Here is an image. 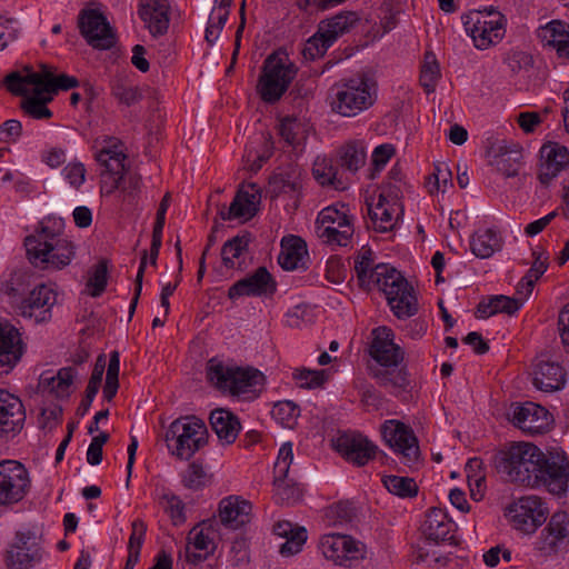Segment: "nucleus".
Segmentation results:
<instances>
[{
  "label": "nucleus",
  "mask_w": 569,
  "mask_h": 569,
  "mask_svg": "<svg viewBox=\"0 0 569 569\" xmlns=\"http://www.w3.org/2000/svg\"><path fill=\"white\" fill-rule=\"evenodd\" d=\"M358 283L366 290L383 292L388 305L398 319H406L418 312V300L413 287L396 268L388 263H375L373 252L362 247L355 258Z\"/></svg>",
  "instance_id": "obj_1"
},
{
  "label": "nucleus",
  "mask_w": 569,
  "mask_h": 569,
  "mask_svg": "<svg viewBox=\"0 0 569 569\" xmlns=\"http://www.w3.org/2000/svg\"><path fill=\"white\" fill-rule=\"evenodd\" d=\"M377 83L366 73H356L335 82L328 93L331 111L341 117H356L377 101Z\"/></svg>",
  "instance_id": "obj_2"
},
{
  "label": "nucleus",
  "mask_w": 569,
  "mask_h": 569,
  "mask_svg": "<svg viewBox=\"0 0 569 569\" xmlns=\"http://www.w3.org/2000/svg\"><path fill=\"white\" fill-rule=\"evenodd\" d=\"M207 378L221 392L242 399L257 398L266 383L260 370L227 365L216 358L207 363Z\"/></svg>",
  "instance_id": "obj_3"
},
{
  "label": "nucleus",
  "mask_w": 569,
  "mask_h": 569,
  "mask_svg": "<svg viewBox=\"0 0 569 569\" xmlns=\"http://www.w3.org/2000/svg\"><path fill=\"white\" fill-rule=\"evenodd\" d=\"M542 457L543 451L532 442H512L496 453L495 467L506 481L529 488Z\"/></svg>",
  "instance_id": "obj_4"
},
{
  "label": "nucleus",
  "mask_w": 569,
  "mask_h": 569,
  "mask_svg": "<svg viewBox=\"0 0 569 569\" xmlns=\"http://www.w3.org/2000/svg\"><path fill=\"white\" fill-rule=\"evenodd\" d=\"M24 246L30 262L41 269L61 270L76 256L73 242L47 226L27 237Z\"/></svg>",
  "instance_id": "obj_5"
},
{
  "label": "nucleus",
  "mask_w": 569,
  "mask_h": 569,
  "mask_svg": "<svg viewBox=\"0 0 569 569\" xmlns=\"http://www.w3.org/2000/svg\"><path fill=\"white\" fill-rule=\"evenodd\" d=\"M168 450L180 460L191 459L208 442V429L202 419L194 416L180 417L166 431Z\"/></svg>",
  "instance_id": "obj_6"
},
{
  "label": "nucleus",
  "mask_w": 569,
  "mask_h": 569,
  "mask_svg": "<svg viewBox=\"0 0 569 569\" xmlns=\"http://www.w3.org/2000/svg\"><path fill=\"white\" fill-rule=\"evenodd\" d=\"M6 86L17 96H27L30 86H40L41 91L53 96L59 90L76 88L78 79L68 74L54 76L51 67L41 64L39 71L27 67L21 72H11L6 77Z\"/></svg>",
  "instance_id": "obj_7"
},
{
  "label": "nucleus",
  "mask_w": 569,
  "mask_h": 569,
  "mask_svg": "<svg viewBox=\"0 0 569 569\" xmlns=\"http://www.w3.org/2000/svg\"><path fill=\"white\" fill-rule=\"evenodd\" d=\"M353 216L345 203L323 208L316 220V232L321 241L331 247H348L355 234Z\"/></svg>",
  "instance_id": "obj_8"
},
{
  "label": "nucleus",
  "mask_w": 569,
  "mask_h": 569,
  "mask_svg": "<svg viewBox=\"0 0 569 569\" xmlns=\"http://www.w3.org/2000/svg\"><path fill=\"white\" fill-rule=\"evenodd\" d=\"M466 32L479 50L488 49L501 41L506 33V17L491 8L471 10L461 17Z\"/></svg>",
  "instance_id": "obj_9"
},
{
  "label": "nucleus",
  "mask_w": 569,
  "mask_h": 569,
  "mask_svg": "<svg viewBox=\"0 0 569 569\" xmlns=\"http://www.w3.org/2000/svg\"><path fill=\"white\" fill-rule=\"evenodd\" d=\"M297 71V67L288 59L269 56L257 86L261 99L268 103L277 102L288 90Z\"/></svg>",
  "instance_id": "obj_10"
},
{
  "label": "nucleus",
  "mask_w": 569,
  "mask_h": 569,
  "mask_svg": "<svg viewBox=\"0 0 569 569\" xmlns=\"http://www.w3.org/2000/svg\"><path fill=\"white\" fill-rule=\"evenodd\" d=\"M535 473L537 479L529 488H546L550 493L562 497L568 490L569 458L565 452H543Z\"/></svg>",
  "instance_id": "obj_11"
},
{
  "label": "nucleus",
  "mask_w": 569,
  "mask_h": 569,
  "mask_svg": "<svg viewBox=\"0 0 569 569\" xmlns=\"http://www.w3.org/2000/svg\"><path fill=\"white\" fill-rule=\"evenodd\" d=\"M46 552L42 537L34 530H18L6 555L8 569H33L39 565Z\"/></svg>",
  "instance_id": "obj_12"
},
{
  "label": "nucleus",
  "mask_w": 569,
  "mask_h": 569,
  "mask_svg": "<svg viewBox=\"0 0 569 569\" xmlns=\"http://www.w3.org/2000/svg\"><path fill=\"white\" fill-rule=\"evenodd\" d=\"M381 435L402 465L410 468L418 465L420 448L411 427L399 420H386L381 426Z\"/></svg>",
  "instance_id": "obj_13"
},
{
  "label": "nucleus",
  "mask_w": 569,
  "mask_h": 569,
  "mask_svg": "<svg viewBox=\"0 0 569 569\" xmlns=\"http://www.w3.org/2000/svg\"><path fill=\"white\" fill-rule=\"evenodd\" d=\"M31 480L26 467L16 460L0 461V505L20 502L29 492Z\"/></svg>",
  "instance_id": "obj_14"
},
{
  "label": "nucleus",
  "mask_w": 569,
  "mask_h": 569,
  "mask_svg": "<svg viewBox=\"0 0 569 569\" xmlns=\"http://www.w3.org/2000/svg\"><path fill=\"white\" fill-rule=\"evenodd\" d=\"M512 527L523 533H533L546 520V509L537 496H525L506 509Z\"/></svg>",
  "instance_id": "obj_15"
},
{
  "label": "nucleus",
  "mask_w": 569,
  "mask_h": 569,
  "mask_svg": "<svg viewBox=\"0 0 569 569\" xmlns=\"http://www.w3.org/2000/svg\"><path fill=\"white\" fill-rule=\"evenodd\" d=\"M322 555L342 567H352L366 556L362 542L346 535H326L320 540Z\"/></svg>",
  "instance_id": "obj_16"
},
{
  "label": "nucleus",
  "mask_w": 569,
  "mask_h": 569,
  "mask_svg": "<svg viewBox=\"0 0 569 569\" xmlns=\"http://www.w3.org/2000/svg\"><path fill=\"white\" fill-rule=\"evenodd\" d=\"M511 422L523 432L535 436L549 431L553 418L542 406L528 401L512 407Z\"/></svg>",
  "instance_id": "obj_17"
},
{
  "label": "nucleus",
  "mask_w": 569,
  "mask_h": 569,
  "mask_svg": "<svg viewBox=\"0 0 569 569\" xmlns=\"http://www.w3.org/2000/svg\"><path fill=\"white\" fill-rule=\"evenodd\" d=\"M57 302V292L47 284L34 287L18 306V313L34 322H44L51 318V309Z\"/></svg>",
  "instance_id": "obj_18"
},
{
  "label": "nucleus",
  "mask_w": 569,
  "mask_h": 569,
  "mask_svg": "<svg viewBox=\"0 0 569 569\" xmlns=\"http://www.w3.org/2000/svg\"><path fill=\"white\" fill-rule=\"evenodd\" d=\"M277 291V282L266 267H259L252 273L236 281L228 290V297L236 300L241 297H270Z\"/></svg>",
  "instance_id": "obj_19"
},
{
  "label": "nucleus",
  "mask_w": 569,
  "mask_h": 569,
  "mask_svg": "<svg viewBox=\"0 0 569 569\" xmlns=\"http://www.w3.org/2000/svg\"><path fill=\"white\" fill-rule=\"evenodd\" d=\"M293 460L292 443L284 442L278 453L273 467L274 498L277 502L290 503L299 498V489L288 479L289 469Z\"/></svg>",
  "instance_id": "obj_20"
},
{
  "label": "nucleus",
  "mask_w": 569,
  "mask_h": 569,
  "mask_svg": "<svg viewBox=\"0 0 569 569\" xmlns=\"http://www.w3.org/2000/svg\"><path fill=\"white\" fill-rule=\"evenodd\" d=\"M336 450L347 460L359 467L376 457L378 447L367 437L357 432H345L333 442Z\"/></svg>",
  "instance_id": "obj_21"
},
{
  "label": "nucleus",
  "mask_w": 569,
  "mask_h": 569,
  "mask_svg": "<svg viewBox=\"0 0 569 569\" xmlns=\"http://www.w3.org/2000/svg\"><path fill=\"white\" fill-rule=\"evenodd\" d=\"M80 32L87 42L100 50L114 44V36L104 16L96 10L83 11L79 18Z\"/></svg>",
  "instance_id": "obj_22"
},
{
  "label": "nucleus",
  "mask_w": 569,
  "mask_h": 569,
  "mask_svg": "<svg viewBox=\"0 0 569 569\" xmlns=\"http://www.w3.org/2000/svg\"><path fill=\"white\" fill-rule=\"evenodd\" d=\"M536 545L537 549L546 555L565 549L569 545V515L566 511L555 512Z\"/></svg>",
  "instance_id": "obj_23"
},
{
  "label": "nucleus",
  "mask_w": 569,
  "mask_h": 569,
  "mask_svg": "<svg viewBox=\"0 0 569 569\" xmlns=\"http://www.w3.org/2000/svg\"><path fill=\"white\" fill-rule=\"evenodd\" d=\"M370 356L383 367H397L403 360L402 349L395 343L392 329L386 326L375 328L371 332Z\"/></svg>",
  "instance_id": "obj_24"
},
{
  "label": "nucleus",
  "mask_w": 569,
  "mask_h": 569,
  "mask_svg": "<svg viewBox=\"0 0 569 569\" xmlns=\"http://www.w3.org/2000/svg\"><path fill=\"white\" fill-rule=\"evenodd\" d=\"M24 420L26 411L21 400L6 390H0V438L18 435Z\"/></svg>",
  "instance_id": "obj_25"
},
{
  "label": "nucleus",
  "mask_w": 569,
  "mask_h": 569,
  "mask_svg": "<svg viewBox=\"0 0 569 569\" xmlns=\"http://www.w3.org/2000/svg\"><path fill=\"white\" fill-rule=\"evenodd\" d=\"M569 168V150L567 147L549 141L540 149V164L538 178L541 183L548 184L560 172Z\"/></svg>",
  "instance_id": "obj_26"
},
{
  "label": "nucleus",
  "mask_w": 569,
  "mask_h": 569,
  "mask_svg": "<svg viewBox=\"0 0 569 569\" xmlns=\"http://www.w3.org/2000/svg\"><path fill=\"white\" fill-rule=\"evenodd\" d=\"M488 157L489 163L507 178L517 176L521 168L522 150L518 143L499 141L490 147Z\"/></svg>",
  "instance_id": "obj_27"
},
{
  "label": "nucleus",
  "mask_w": 569,
  "mask_h": 569,
  "mask_svg": "<svg viewBox=\"0 0 569 569\" xmlns=\"http://www.w3.org/2000/svg\"><path fill=\"white\" fill-rule=\"evenodd\" d=\"M94 158L101 168L108 172L121 174L124 171L127 160L124 144L114 137H106L101 141H96Z\"/></svg>",
  "instance_id": "obj_28"
},
{
  "label": "nucleus",
  "mask_w": 569,
  "mask_h": 569,
  "mask_svg": "<svg viewBox=\"0 0 569 569\" xmlns=\"http://www.w3.org/2000/svg\"><path fill=\"white\" fill-rule=\"evenodd\" d=\"M367 210L372 228L378 232H388L397 224L402 207L397 200L380 193L377 203H367Z\"/></svg>",
  "instance_id": "obj_29"
},
{
  "label": "nucleus",
  "mask_w": 569,
  "mask_h": 569,
  "mask_svg": "<svg viewBox=\"0 0 569 569\" xmlns=\"http://www.w3.org/2000/svg\"><path fill=\"white\" fill-rule=\"evenodd\" d=\"M533 385L545 392L560 390L566 385V371L560 363L549 359H538L533 368Z\"/></svg>",
  "instance_id": "obj_30"
},
{
  "label": "nucleus",
  "mask_w": 569,
  "mask_h": 569,
  "mask_svg": "<svg viewBox=\"0 0 569 569\" xmlns=\"http://www.w3.org/2000/svg\"><path fill=\"white\" fill-rule=\"evenodd\" d=\"M251 503L239 496H229L219 503L220 522L229 529H238L251 519Z\"/></svg>",
  "instance_id": "obj_31"
},
{
  "label": "nucleus",
  "mask_w": 569,
  "mask_h": 569,
  "mask_svg": "<svg viewBox=\"0 0 569 569\" xmlns=\"http://www.w3.org/2000/svg\"><path fill=\"white\" fill-rule=\"evenodd\" d=\"M167 0H141L139 16L152 36H161L169 27Z\"/></svg>",
  "instance_id": "obj_32"
},
{
  "label": "nucleus",
  "mask_w": 569,
  "mask_h": 569,
  "mask_svg": "<svg viewBox=\"0 0 569 569\" xmlns=\"http://www.w3.org/2000/svg\"><path fill=\"white\" fill-rule=\"evenodd\" d=\"M23 353L19 331L8 322H0V367L12 369Z\"/></svg>",
  "instance_id": "obj_33"
},
{
  "label": "nucleus",
  "mask_w": 569,
  "mask_h": 569,
  "mask_svg": "<svg viewBox=\"0 0 569 569\" xmlns=\"http://www.w3.org/2000/svg\"><path fill=\"white\" fill-rule=\"evenodd\" d=\"M249 188L251 191L240 189L237 192L228 209V212L221 213L223 220H249L256 214L258 210L257 206L259 204L261 197L256 184L251 183L249 184Z\"/></svg>",
  "instance_id": "obj_34"
},
{
  "label": "nucleus",
  "mask_w": 569,
  "mask_h": 569,
  "mask_svg": "<svg viewBox=\"0 0 569 569\" xmlns=\"http://www.w3.org/2000/svg\"><path fill=\"white\" fill-rule=\"evenodd\" d=\"M453 523L441 508H431L425 517L421 530L428 540L435 542L446 541L452 538Z\"/></svg>",
  "instance_id": "obj_35"
},
{
  "label": "nucleus",
  "mask_w": 569,
  "mask_h": 569,
  "mask_svg": "<svg viewBox=\"0 0 569 569\" xmlns=\"http://www.w3.org/2000/svg\"><path fill=\"white\" fill-rule=\"evenodd\" d=\"M538 37L545 47L556 49L560 58L569 59V26L559 20H552L538 31Z\"/></svg>",
  "instance_id": "obj_36"
},
{
  "label": "nucleus",
  "mask_w": 569,
  "mask_h": 569,
  "mask_svg": "<svg viewBox=\"0 0 569 569\" xmlns=\"http://www.w3.org/2000/svg\"><path fill=\"white\" fill-rule=\"evenodd\" d=\"M307 254V244L300 237H286L281 240V252L278 262L284 270H296L305 266Z\"/></svg>",
  "instance_id": "obj_37"
},
{
  "label": "nucleus",
  "mask_w": 569,
  "mask_h": 569,
  "mask_svg": "<svg viewBox=\"0 0 569 569\" xmlns=\"http://www.w3.org/2000/svg\"><path fill=\"white\" fill-rule=\"evenodd\" d=\"M210 423L223 445L233 443L241 429L238 417L227 409L213 410L210 415Z\"/></svg>",
  "instance_id": "obj_38"
},
{
  "label": "nucleus",
  "mask_w": 569,
  "mask_h": 569,
  "mask_svg": "<svg viewBox=\"0 0 569 569\" xmlns=\"http://www.w3.org/2000/svg\"><path fill=\"white\" fill-rule=\"evenodd\" d=\"M360 21L356 11H341L330 19L323 20L319 29L326 37L327 43H335L345 33L350 32Z\"/></svg>",
  "instance_id": "obj_39"
},
{
  "label": "nucleus",
  "mask_w": 569,
  "mask_h": 569,
  "mask_svg": "<svg viewBox=\"0 0 569 569\" xmlns=\"http://www.w3.org/2000/svg\"><path fill=\"white\" fill-rule=\"evenodd\" d=\"M502 237L495 228L478 229L470 239L472 253L481 259L490 258L502 249Z\"/></svg>",
  "instance_id": "obj_40"
},
{
  "label": "nucleus",
  "mask_w": 569,
  "mask_h": 569,
  "mask_svg": "<svg viewBox=\"0 0 569 569\" xmlns=\"http://www.w3.org/2000/svg\"><path fill=\"white\" fill-rule=\"evenodd\" d=\"M273 532L286 538V542L280 547V553L287 557L298 553L307 540V530L303 527H295L289 521L277 522Z\"/></svg>",
  "instance_id": "obj_41"
},
{
  "label": "nucleus",
  "mask_w": 569,
  "mask_h": 569,
  "mask_svg": "<svg viewBox=\"0 0 569 569\" xmlns=\"http://www.w3.org/2000/svg\"><path fill=\"white\" fill-rule=\"evenodd\" d=\"M521 308V300H517L503 295L492 296L487 300H481L477 306V318L486 319L496 313L505 312L509 316L515 315Z\"/></svg>",
  "instance_id": "obj_42"
},
{
  "label": "nucleus",
  "mask_w": 569,
  "mask_h": 569,
  "mask_svg": "<svg viewBox=\"0 0 569 569\" xmlns=\"http://www.w3.org/2000/svg\"><path fill=\"white\" fill-rule=\"evenodd\" d=\"M312 174L317 182L322 187H332L336 190H343L346 186L338 177V170L331 159L325 156H318L312 166Z\"/></svg>",
  "instance_id": "obj_43"
},
{
  "label": "nucleus",
  "mask_w": 569,
  "mask_h": 569,
  "mask_svg": "<svg viewBox=\"0 0 569 569\" xmlns=\"http://www.w3.org/2000/svg\"><path fill=\"white\" fill-rule=\"evenodd\" d=\"M32 94L26 97L21 102L22 110L33 119H49L52 117L51 110L47 103L52 100V96L40 90V86H32Z\"/></svg>",
  "instance_id": "obj_44"
},
{
  "label": "nucleus",
  "mask_w": 569,
  "mask_h": 569,
  "mask_svg": "<svg viewBox=\"0 0 569 569\" xmlns=\"http://www.w3.org/2000/svg\"><path fill=\"white\" fill-rule=\"evenodd\" d=\"M214 537V525L209 520L194 526L189 531L187 540L188 545H191L196 550L204 551L209 555L216 549Z\"/></svg>",
  "instance_id": "obj_45"
},
{
  "label": "nucleus",
  "mask_w": 569,
  "mask_h": 569,
  "mask_svg": "<svg viewBox=\"0 0 569 569\" xmlns=\"http://www.w3.org/2000/svg\"><path fill=\"white\" fill-rule=\"evenodd\" d=\"M76 375L77 372L73 368H62L57 372L56 376L48 377L47 375H42L40 383L44 389H48L56 397L62 398L68 396L69 388Z\"/></svg>",
  "instance_id": "obj_46"
},
{
  "label": "nucleus",
  "mask_w": 569,
  "mask_h": 569,
  "mask_svg": "<svg viewBox=\"0 0 569 569\" xmlns=\"http://www.w3.org/2000/svg\"><path fill=\"white\" fill-rule=\"evenodd\" d=\"M375 378L380 387L395 395L406 391L409 386L407 372L402 369L378 370Z\"/></svg>",
  "instance_id": "obj_47"
},
{
  "label": "nucleus",
  "mask_w": 569,
  "mask_h": 569,
  "mask_svg": "<svg viewBox=\"0 0 569 569\" xmlns=\"http://www.w3.org/2000/svg\"><path fill=\"white\" fill-rule=\"evenodd\" d=\"M340 166L355 173L366 162V151L361 144L349 142L339 150Z\"/></svg>",
  "instance_id": "obj_48"
},
{
  "label": "nucleus",
  "mask_w": 569,
  "mask_h": 569,
  "mask_svg": "<svg viewBox=\"0 0 569 569\" xmlns=\"http://www.w3.org/2000/svg\"><path fill=\"white\" fill-rule=\"evenodd\" d=\"M386 489L400 498H413L418 495V486L415 479L402 476H386L382 479Z\"/></svg>",
  "instance_id": "obj_49"
},
{
  "label": "nucleus",
  "mask_w": 569,
  "mask_h": 569,
  "mask_svg": "<svg viewBox=\"0 0 569 569\" xmlns=\"http://www.w3.org/2000/svg\"><path fill=\"white\" fill-rule=\"evenodd\" d=\"M279 133L289 146H297L306 138L307 126L298 118L286 117L280 121Z\"/></svg>",
  "instance_id": "obj_50"
},
{
  "label": "nucleus",
  "mask_w": 569,
  "mask_h": 569,
  "mask_svg": "<svg viewBox=\"0 0 569 569\" xmlns=\"http://www.w3.org/2000/svg\"><path fill=\"white\" fill-rule=\"evenodd\" d=\"M249 236H236L231 240L227 241L221 249V257L223 264L230 268L236 266V259H238L249 246Z\"/></svg>",
  "instance_id": "obj_51"
},
{
  "label": "nucleus",
  "mask_w": 569,
  "mask_h": 569,
  "mask_svg": "<svg viewBox=\"0 0 569 569\" xmlns=\"http://www.w3.org/2000/svg\"><path fill=\"white\" fill-rule=\"evenodd\" d=\"M439 77L440 69L435 56L432 53H426L419 80L427 93L435 91Z\"/></svg>",
  "instance_id": "obj_52"
},
{
  "label": "nucleus",
  "mask_w": 569,
  "mask_h": 569,
  "mask_svg": "<svg viewBox=\"0 0 569 569\" xmlns=\"http://www.w3.org/2000/svg\"><path fill=\"white\" fill-rule=\"evenodd\" d=\"M272 183L280 192H296L302 187L301 172L297 167L281 171L274 176Z\"/></svg>",
  "instance_id": "obj_53"
},
{
  "label": "nucleus",
  "mask_w": 569,
  "mask_h": 569,
  "mask_svg": "<svg viewBox=\"0 0 569 569\" xmlns=\"http://www.w3.org/2000/svg\"><path fill=\"white\" fill-rule=\"evenodd\" d=\"M229 17V10L223 8H212L209 17L208 27L206 29V40L208 43L213 44L219 38Z\"/></svg>",
  "instance_id": "obj_54"
},
{
  "label": "nucleus",
  "mask_w": 569,
  "mask_h": 569,
  "mask_svg": "<svg viewBox=\"0 0 569 569\" xmlns=\"http://www.w3.org/2000/svg\"><path fill=\"white\" fill-rule=\"evenodd\" d=\"M161 503L174 526H180L186 521V506L178 496L173 493H163L161 497Z\"/></svg>",
  "instance_id": "obj_55"
},
{
  "label": "nucleus",
  "mask_w": 569,
  "mask_h": 569,
  "mask_svg": "<svg viewBox=\"0 0 569 569\" xmlns=\"http://www.w3.org/2000/svg\"><path fill=\"white\" fill-rule=\"evenodd\" d=\"M271 413L281 425L290 427L300 415V409L295 402L286 400L277 402Z\"/></svg>",
  "instance_id": "obj_56"
},
{
  "label": "nucleus",
  "mask_w": 569,
  "mask_h": 569,
  "mask_svg": "<svg viewBox=\"0 0 569 569\" xmlns=\"http://www.w3.org/2000/svg\"><path fill=\"white\" fill-rule=\"evenodd\" d=\"M331 46L332 43H327L322 31L318 29V32L308 39L302 53L306 59L315 60L322 57Z\"/></svg>",
  "instance_id": "obj_57"
},
{
  "label": "nucleus",
  "mask_w": 569,
  "mask_h": 569,
  "mask_svg": "<svg viewBox=\"0 0 569 569\" xmlns=\"http://www.w3.org/2000/svg\"><path fill=\"white\" fill-rule=\"evenodd\" d=\"M111 91L119 102L127 106H131L141 99V94L137 87L129 86L121 80H117L112 83Z\"/></svg>",
  "instance_id": "obj_58"
},
{
  "label": "nucleus",
  "mask_w": 569,
  "mask_h": 569,
  "mask_svg": "<svg viewBox=\"0 0 569 569\" xmlns=\"http://www.w3.org/2000/svg\"><path fill=\"white\" fill-rule=\"evenodd\" d=\"M295 379L302 388H317L323 385L327 379L325 370L300 369L293 373Z\"/></svg>",
  "instance_id": "obj_59"
},
{
  "label": "nucleus",
  "mask_w": 569,
  "mask_h": 569,
  "mask_svg": "<svg viewBox=\"0 0 569 569\" xmlns=\"http://www.w3.org/2000/svg\"><path fill=\"white\" fill-rule=\"evenodd\" d=\"M132 532L128 542V555L140 557V550L144 541L147 526L141 519H136L131 523Z\"/></svg>",
  "instance_id": "obj_60"
},
{
  "label": "nucleus",
  "mask_w": 569,
  "mask_h": 569,
  "mask_svg": "<svg viewBox=\"0 0 569 569\" xmlns=\"http://www.w3.org/2000/svg\"><path fill=\"white\" fill-rule=\"evenodd\" d=\"M448 184H451V171L447 164L437 166L428 181L429 192H445Z\"/></svg>",
  "instance_id": "obj_61"
},
{
  "label": "nucleus",
  "mask_w": 569,
  "mask_h": 569,
  "mask_svg": "<svg viewBox=\"0 0 569 569\" xmlns=\"http://www.w3.org/2000/svg\"><path fill=\"white\" fill-rule=\"evenodd\" d=\"M206 480L207 475L202 466L194 462L189 465L182 477L184 487L192 490H199L202 488L206 485Z\"/></svg>",
  "instance_id": "obj_62"
},
{
  "label": "nucleus",
  "mask_w": 569,
  "mask_h": 569,
  "mask_svg": "<svg viewBox=\"0 0 569 569\" xmlns=\"http://www.w3.org/2000/svg\"><path fill=\"white\" fill-rule=\"evenodd\" d=\"M107 263L100 261L92 270L88 280V287L92 288L91 296H100L107 286Z\"/></svg>",
  "instance_id": "obj_63"
},
{
  "label": "nucleus",
  "mask_w": 569,
  "mask_h": 569,
  "mask_svg": "<svg viewBox=\"0 0 569 569\" xmlns=\"http://www.w3.org/2000/svg\"><path fill=\"white\" fill-rule=\"evenodd\" d=\"M64 179L78 189L86 180V168L81 162H71L62 170Z\"/></svg>",
  "instance_id": "obj_64"
}]
</instances>
